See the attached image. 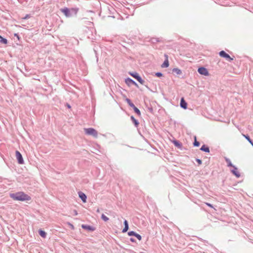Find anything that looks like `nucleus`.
Instances as JSON below:
<instances>
[{"label": "nucleus", "mask_w": 253, "mask_h": 253, "mask_svg": "<svg viewBox=\"0 0 253 253\" xmlns=\"http://www.w3.org/2000/svg\"><path fill=\"white\" fill-rule=\"evenodd\" d=\"M10 197L14 200L20 201H30L31 199L30 196L26 194L23 192H19L16 193L10 194Z\"/></svg>", "instance_id": "f257e3e1"}, {"label": "nucleus", "mask_w": 253, "mask_h": 253, "mask_svg": "<svg viewBox=\"0 0 253 253\" xmlns=\"http://www.w3.org/2000/svg\"><path fill=\"white\" fill-rule=\"evenodd\" d=\"M61 11L65 14L66 17H70L71 16V12L76 14L78 12V9L76 8H71V9H69L68 8H64L61 9Z\"/></svg>", "instance_id": "f03ea898"}, {"label": "nucleus", "mask_w": 253, "mask_h": 253, "mask_svg": "<svg viewBox=\"0 0 253 253\" xmlns=\"http://www.w3.org/2000/svg\"><path fill=\"white\" fill-rule=\"evenodd\" d=\"M84 131L87 135H91L95 138L97 137L98 132L93 128H84Z\"/></svg>", "instance_id": "7ed1b4c3"}, {"label": "nucleus", "mask_w": 253, "mask_h": 253, "mask_svg": "<svg viewBox=\"0 0 253 253\" xmlns=\"http://www.w3.org/2000/svg\"><path fill=\"white\" fill-rule=\"evenodd\" d=\"M130 75L136 79L137 81L141 84H143L144 83V81L141 79V78L139 76L138 74L137 73H129Z\"/></svg>", "instance_id": "20e7f679"}, {"label": "nucleus", "mask_w": 253, "mask_h": 253, "mask_svg": "<svg viewBox=\"0 0 253 253\" xmlns=\"http://www.w3.org/2000/svg\"><path fill=\"white\" fill-rule=\"evenodd\" d=\"M219 55L223 58H225L226 59H227L228 61H232L233 60V58H231L229 54L226 53L224 51L222 50L219 52Z\"/></svg>", "instance_id": "39448f33"}, {"label": "nucleus", "mask_w": 253, "mask_h": 253, "mask_svg": "<svg viewBox=\"0 0 253 253\" xmlns=\"http://www.w3.org/2000/svg\"><path fill=\"white\" fill-rule=\"evenodd\" d=\"M198 71L199 74L204 76H209V72L207 69L204 67H200L198 69Z\"/></svg>", "instance_id": "423d86ee"}, {"label": "nucleus", "mask_w": 253, "mask_h": 253, "mask_svg": "<svg viewBox=\"0 0 253 253\" xmlns=\"http://www.w3.org/2000/svg\"><path fill=\"white\" fill-rule=\"evenodd\" d=\"M15 154L18 163L20 164H23L24 163V161L21 153L18 151H16L15 152Z\"/></svg>", "instance_id": "0eeeda50"}, {"label": "nucleus", "mask_w": 253, "mask_h": 253, "mask_svg": "<svg viewBox=\"0 0 253 253\" xmlns=\"http://www.w3.org/2000/svg\"><path fill=\"white\" fill-rule=\"evenodd\" d=\"M79 197L82 200V201L84 203H86V196L84 193H83L82 192H79Z\"/></svg>", "instance_id": "6e6552de"}, {"label": "nucleus", "mask_w": 253, "mask_h": 253, "mask_svg": "<svg viewBox=\"0 0 253 253\" xmlns=\"http://www.w3.org/2000/svg\"><path fill=\"white\" fill-rule=\"evenodd\" d=\"M82 227L83 229H86L89 231H94L95 230V228L91 226L87 225H82Z\"/></svg>", "instance_id": "1a4fd4ad"}, {"label": "nucleus", "mask_w": 253, "mask_h": 253, "mask_svg": "<svg viewBox=\"0 0 253 253\" xmlns=\"http://www.w3.org/2000/svg\"><path fill=\"white\" fill-rule=\"evenodd\" d=\"M166 57V60L164 61V62L163 63V64L162 65L161 67L162 68H167V67H168L169 66V60H168V57L167 55H165Z\"/></svg>", "instance_id": "9d476101"}, {"label": "nucleus", "mask_w": 253, "mask_h": 253, "mask_svg": "<svg viewBox=\"0 0 253 253\" xmlns=\"http://www.w3.org/2000/svg\"><path fill=\"white\" fill-rule=\"evenodd\" d=\"M187 103L185 102L183 98H182L180 101V106L186 109L187 108Z\"/></svg>", "instance_id": "9b49d317"}, {"label": "nucleus", "mask_w": 253, "mask_h": 253, "mask_svg": "<svg viewBox=\"0 0 253 253\" xmlns=\"http://www.w3.org/2000/svg\"><path fill=\"white\" fill-rule=\"evenodd\" d=\"M124 225H125V227H124V228L123 229V231H122V232H123V233H125V232H126L128 230V223H127V221L126 220H125L124 221Z\"/></svg>", "instance_id": "f8f14e48"}, {"label": "nucleus", "mask_w": 253, "mask_h": 253, "mask_svg": "<svg viewBox=\"0 0 253 253\" xmlns=\"http://www.w3.org/2000/svg\"><path fill=\"white\" fill-rule=\"evenodd\" d=\"M7 42H8L7 40L5 38H2L0 35V43L4 44H6L7 43Z\"/></svg>", "instance_id": "ddd939ff"}, {"label": "nucleus", "mask_w": 253, "mask_h": 253, "mask_svg": "<svg viewBox=\"0 0 253 253\" xmlns=\"http://www.w3.org/2000/svg\"><path fill=\"white\" fill-rule=\"evenodd\" d=\"M233 173L237 177H239L240 176V174L238 171V169L237 168H235L234 169H233L232 171Z\"/></svg>", "instance_id": "4468645a"}, {"label": "nucleus", "mask_w": 253, "mask_h": 253, "mask_svg": "<svg viewBox=\"0 0 253 253\" xmlns=\"http://www.w3.org/2000/svg\"><path fill=\"white\" fill-rule=\"evenodd\" d=\"M200 149L204 152H210L209 148L208 147H206L205 145L202 146Z\"/></svg>", "instance_id": "2eb2a0df"}, {"label": "nucleus", "mask_w": 253, "mask_h": 253, "mask_svg": "<svg viewBox=\"0 0 253 253\" xmlns=\"http://www.w3.org/2000/svg\"><path fill=\"white\" fill-rule=\"evenodd\" d=\"M172 72L176 73L177 75H180L182 73L181 71L178 68H174Z\"/></svg>", "instance_id": "dca6fc26"}, {"label": "nucleus", "mask_w": 253, "mask_h": 253, "mask_svg": "<svg viewBox=\"0 0 253 253\" xmlns=\"http://www.w3.org/2000/svg\"><path fill=\"white\" fill-rule=\"evenodd\" d=\"M132 108H133L134 112L139 116H140L141 115V113H140V111H139V110L135 106V105L134 106V107H132Z\"/></svg>", "instance_id": "f3484780"}, {"label": "nucleus", "mask_w": 253, "mask_h": 253, "mask_svg": "<svg viewBox=\"0 0 253 253\" xmlns=\"http://www.w3.org/2000/svg\"><path fill=\"white\" fill-rule=\"evenodd\" d=\"M39 232V234L41 237H42L43 238H45L46 233L44 231H43L42 230H40Z\"/></svg>", "instance_id": "a211bd4d"}, {"label": "nucleus", "mask_w": 253, "mask_h": 253, "mask_svg": "<svg viewBox=\"0 0 253 253\" xmlns=\"http://www.w3.org/2000/svg\"><path fill=\"white\" fill-rule=\"evenodd\" d=\"M130 118H131V120L132 121V122L135 124V126H138V125H139L138 122L133 116H131L130 117Z\"/></svg>", "instance_id": "6ab92c4d"}, {"label": "nucleus", "mask_w": 253, "mask_h": 253, "mask_svg": "<svg viewBox=\"0 0 253 253\" xmlns=\"http://www.w3.org/2000/svg\"><path fill=\"white\" fill-rule=\"evenodd\" d=\"M126 100L130 107H134V105L131 102V101L129 99L126 98Z\"/></svg>", "instance_id": "aec40b11"}, {"label": "nucleus", "mask_w": 253, "mask_h": 253, "mask_svg": "<svg viewBox=\"0 0 253 253\" xmlns=\"http://www.w3.org/2000/svg\"><path fill=\"white\" fill-rule=\"evenodd\" d=\"M101 218L105 221H107L109 220L108 217H107L105 214H102L101 215Z\"/></svg>", "instance_id": "412c9836"}, {"label": "nucleus", "mask_w": 253, "mask_h": 253, "mask_svg": "<svg viewBox=\"0 0 253 253\" xmlns=\"http://www.w3.org/2000/svg\"><path fill=\"white\" fill-rule=\"evenodd\" d=\"M194 138H195V141L194 142V145L195 146L198 147L200 145V143L197 141L196 136H195Z\"/></svg>", "instance_id": "4be33fe9"}, {"label": "nucleus", "mask_w": 253, "mask_h": 253, "mask_svg": "<svg viewBox=\"0 0 253 253\" xmlns=\"http://www.w3.org/2000/svg\"><path fill=\"white\" fill-rule=\"evenodd\" d=\"M243 136L245 137L247 140L248 141L250 142V143H252V140L250 139V137L248 136V135H245V134H243Z\"/></svg>", "instance_id": "5701e85b"}, {"label": "nucleus", "mask_w": 253, "mask_h": 253, "mask_svg": "<svg viewBox=\"0 0 253 253\" xmlns=\"http://www.w3.org/2000/svg\"><path fill=\"white\" fill-rule=\"evenodd\" d=\"M136 233L134 231H129L128 232V235L129 236H135Z\"/></svg>", "instance_id": "b1692460"}, {"label": "nucleus", "mask_w": 253, "mask_h": 253, "mask_svg": "<svg viewBox=\"0 0 253 253\" xmlns=\"http://www.w3.org/2000/svg\"><path fill=\"white\" fill-rule=\"evenodd\" d=\"M135 237H136L139 241H140L142 239L141 236L137 233L135 234Z\"/></svg>", "instance_id": "393cba45"}, {"label": "nucleus", "mask_w": 253, "mask_h": 253, "mask_svg": "<svg viewBox=\"0 0 253 253\" xmlns=\"http://www.w3.org/2000/svg\"><path fill=\"white\" fill-rule=\"evenodd\" d=\"M127 81L129 82V83H133V84H136V83H135L133 81H132V80L131 79H129V78H128V79H127L126 80V82H127Z\"/></svg>", "instance_id": "a878e982"}, {"label": "nucleus", "mask_w": 253, "mask_h": 253, "mask_svg": "<svg viewBox=\"0 0 253 253\" xmlns=\"http://www.w3.org/2000/svg\"><path fill=\"white\" fill-rule=\"evenodd\" d=\"M156 75L158 77H161L163 76V74L161 73H156Z\"/></svg>", "instance_id": "bb28decb"}, {"label": "nucleus", "mask_w": 253, "mask_h": 253, "mask_svg": "<svg viewBox=\"0 0 253 253\" xmlns=\"http://www.w3.org/2000/svg\"><path fill=\"white\" fill-rule=\"evenodd\" d=\"M30 17V16L29 15V14H27L26 15V16L23 17L22 19H27L28 18H29Z\"/></svg>", "instance_id": "cd10ccee"}, {"label": "nucleus", "mask_w": 253, "mask_h": 253, "mask_svg": "<svg viewBox=\"0 0 253 253\" xmlns=\"http://www.w3.org/2000/svg\"><path fill=\"white\" fill-rule=\"evenodd\" d=\"M196 161L198 162V163L199 165H201L202 164V161L201 160H200V159H197Z\"/></svg>", "instance_id": "c85d7f7f"}, {"label": "nucleus", "mask_w": 253, "mask_h": 253, "mask_svg": "<svg viewBox=\"0 0 253 253\" xmlns=\"http://www.w3.org/2000/svg\"><path fill=\"white\" fill-rule=\"evenodd\" d=\"M206 204L208 206H209V207H211V208H213V206H212L211 204H210V203H206Z\"/></svg>", "instance_id": "c756f323"}, {"label": "nucleus", "mask_w": 253, "mask_h": 253, "mask_svg": "<svg viewBox=\"0 0 253 253\" xmlns=\"http://www.w3.org/2000/svg\"><path fill=\"white\" fill-rule=\"evenodd\" d=\"M14 36L16 37V38L18 39V40L20 39V38L17 34H14Z\"/></svg>", "instance_id": "7c9ffc66"}, {"label": "nucleus", "mask_w": 253, "mask_h": 253, "mask_svg": "<svg viewBox=\"0 0 253 253\" xmlns=\"http://www.w3.org/2000/svg\"><path fill=\"white\" fill-rule=\"evenodd\" d=\"M74 213L75 215H77L78 214V212L76 210L74 211Z\"/></svg>", "instance_id": "2f4dec72"}, {"label": "nucleus", "mask_w": 253, "mask_h": 253, "mask_svg": "<svg viewBox=\"0 0 253 253\" xmlns=\"http://www.w3.org/2000/svg\"><path fill=\"white\" fill-rule=\"evenodd\" d=\"M130 240L132 242H135V240L133 238H130Z\"/></svg>", "instance_id": "473e14b6"}, {"label": "nucleus", "mask_w": 253, "mask_h": 253, "mask_svg": "<svg viewBox=\"0 0 253 253\" xmlns=\"http://www.w3.org/2000/svg\"><path fill=\"white\" fill-rule=\"evenodd\" d=\"M251 143V144H252V145L253 146V142H252V143Z\"/></svg>", "instance_id": "72a5a7b5"}, {"label": "nucleus", "mask_w": 253, "mask_h": 253, "mask_svg": "<svg viewBox=\"0 0 253 253\" xmlns=\"http://www.w3.org/2000/svg\"><path fill=\"white\" fill-rule=\"evenodd\" d=\"M97 211L98 212H99V209H98V210H97Z\"/></svg>", "instance_id": "f704fd0d"}]
</instances>
